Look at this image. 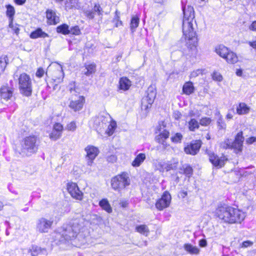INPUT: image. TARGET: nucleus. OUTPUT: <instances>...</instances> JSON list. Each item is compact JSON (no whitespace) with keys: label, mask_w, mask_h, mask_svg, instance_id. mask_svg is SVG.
<instances>
[{"label":"nucleus","mask_w":256,"mask_h":256,"mask_svg":"<svg viewBox=\"0 0 256 256\" xmlns=\"http://www.w3.org/2000/svg\"><path fill=\"white\" fill-rule=\"evenodd\" d=\"M40 144L38 136L30 135L24 138L14 147L15 154L18 156H30L37 152Z\"/></svg>","instance_id":"nucleus-4"},{"label":"nucleus","mask_w":256,"mask_h":256,"mask_svg":"<svg viewBox=\"0 0 256 256\" xmlns=\"http://www.w3.org/2000/svg\"><path fill=\"white\" fill-rule=\"evenodd\" d=\"M69 31L70 34H71L73 35L78 36L81 34L80 28L78 26H72L70 28H69Z\"/></svg>","instance_id":"nucleus-45"},{"label":"nucleus","mask_w":256,"mask_h":256,"mask_svg":"<svg viewBox=\"0 0 256 256\" xmlns=\"http://www.w3.org/2000/svg\"><path fill=\"white\" fill-rule=\"evenodd\" d=\"M103 10L98 3L94 4L92 10H84V16L89 20H93L96 14L100 16L102 18L103 16Z\"/></svg>","instance_id":"nucleus-12"},{"label":"nucleus","mask_w":256,"mask_h":256,"mask_svg":"<svg viewBox=\"0 0 256 256\" xmlns=\"http://www.w3.org/2000/svg\"><path fill=\"white\" fill-rule=\"evenodd\" d=\"M67 190L70 196L74 199L81 200L83 198V193L80 190L77 184L70 182L67 184Z\"/></svg>","instance_id":"nucleus-11"},{"label":"nucleus","mask_w":256,"mask_h":256,"mask_svg":"<svg viewBox=\"0 0 256 256\" xmlns=\"http://www.w3.org/2000/svg\"><path fill=\"white\" fill-rule=\"evenodd\" d=\"M205 70V69H197L196 70H194L190 74V78H196V76H198L200 74H202L203 72Z\"/></svg>","instance_id":"nucleus-48"},{"label":"nucleus","mask_w":256,"mask_h":256,"mask_svg":"<svg viewBox=\"0 0 256 256\" xmlns=\"http://www.w3.org/2000/svg\"><path fill=\"white\" fill-rule=\"evenodd\" d=\"M188 128L190 131L194 132L200 126V123L194 118H192L188 122Z\"/></svg>","instance_id":"nucleus-39"},{"label":"nucleus","mask_w":256,"mask_h":256,"mask_svg":"<svg viewBox=\"0 0 256 256\" xmlns=\"http://www.w3.org/2000/svg\"><path fill=\"white\" fill-rule=\"evenodd\" d=\"M49 35L42 31L40 28H37L36 30L31 32L30 37L32 39H36L38 38H45L48 37Z\"/></svg>","instance_id":"nucleus-24"},{"label":"nucleus","mask_w":256,"mask_h":256,"mask_svg":"<svg viewBox=\"0 0 256 256\" xmlns=\"http://www.w3.org/2000/svg\"><path fill=\"white\" fill-rule=\"evenodd\" d=\"M165 128L164 125L160 126L158 128V134L155 137V140L162 145L164 150H166L169 146L166 140L170 136V132Z\"/></svg>","instance_id":"nucleus-9"},{"label":"nucleus","mask_w":256,"mask_h":256,"mask_svg":"<svg viewBox=\"0 0 256 256\" xmlns=\"http://www.w3.org/2000/svg\"><path fill=\"white\" fill-rule=\"evenodd\" d=\"M120 20V12L118 10H116L115 12V15L113 18V22L118 21Z\"/></svg>","instance_id":"nucleus-60"},{"label":"nucleus","mask_w":256,"mask_h":256,"mask_svg":"<svg viewBox=\"0 0 256 256\" xmlns=\"http://www.w3.org/2000/svg\"><path fill=\"white\" fill-rule=\"evenodd\" d=\"M178 161L176 158L161 162L159 164L160 171L164 172V171L169 172L171 170H176L178 168Z\"/></svg>","instance_id":"nucleus-16"},{"label":"nucleus","mask_w":256,"mask_h":256,"mask_svg":"<svg viewBox=\"0 0 256 256\" xmlns=\"http://www.w3.org/2000/svg\"><path fill=\"white\" fill-rule=\"evenodd\" d=\"M172 180L175 182L176 184H177L180 182V178L178 176L177 173H176L175 174H173L172 176Z\"/></svg>","instance_id":"nucleus-61"},{"label":"nucleus","mask_w":256,"mask_h":256,"mask_svg":"<svg viewBox=\"0 0 256 256\" xmlns=\"http://www.w3.org/2000/svg\"><path fill=\"white\" fill-rule=\"evenodd\" d=\"M171 200V196L168 192H164L162 196L156 203V207L160 210H162L164 208L168 207Z\"/></svg>","instance_id":"nucleus-13"},{"label":"nucleus","mask_w":256,"mask_h":256,"mask_svg":"<svg viewBox=\"0 0 256 256\" xmlns=\"http://www.w3.org/2000/svg\"><path fill=\"white\" fill-rule=\"evenodd\" d=\"M214 216L228 224H240L246 217L245 213L242 210L226 204L218 205Z\"/></svg>","instance_id":"nucleus-3"},{"label":"nucleus","mask_w":256,"mask_h":256,"mask_svg":"<svg viewBox=\"0 0 256 256\" xmlns=\"http://www.w3.org/2000/svg\"><path fill=\"white\" fill-rule=\"evenodd\" d=\"M76 128V122L72 121L66 126V128L68 130L74 131Z\"/></svg>","instance_id":"nucleus-54"},{"label":"nucleus","mask_w":256,"mask_h":256,"mask_svg":"<svg viewBox=\"0 0 256 256\" xmlns=\"http://www.w3.org/2000/svg\"><path fill=\"white\" fill-rule=\"evenodd\" d=\"M45 74V71L42 68H38L36 73V76L38 78H42V76H44V74ZM46 74L47 76V72H46Z\"/></svg>","instance_id":"nucleus-53"},{"label":"nucleus","mask_w":256,"mask_h":256,"mask_svg":"<svg viewBox=\"0 0 256 256\" xmlns=\"http://www.w3.org/2000/svg\"><path fill=\"white\" fill-rule=\"evenodd\" d=\"M68 88L69 89V90L70 91V92L71 94H74V92L78 93V88L76 87V82H75L72 81L71 82L68 86Z\"/></svg>","instance_id":"nucleus-46"},{"label":"nucleus","mask_w":256,"mask_h":256,"mask_svg":"<svg viewBox=\"0 0 256 256\" xmlns=\"http://www.w3.org/2000/svg\"><path fill=\"white\" fill-rule=\"evenodd\" d=\"M86 152L87 164L91 166L94 162V160L99 153L98 149L92 146H88L85 148Z\"/></svg>","instance_id":"nucleus-15"},{"label":"nucleus","mask_w":256,"mask_h":256,"mask_svg":"<svg viewBox=\"0 0 256 256\" xmlns=\"http://www.w3.org/2000/svg\"><path fill=\"white\" fill-rule=\"evenodd\" d=\"M179 173L184 174L186 177L190 178L193 174V168L190 165L184 164L180 168Z\"/></svg>","instance_id":"nucleus-26"},{"label":"nucleus","mask_w":256,"mask_h":256,"mask_svg":"<svg viewBox=\"0 0 256 256\" xmlns=\"http://www.w3.org/2000/svg\"><path fill=\"white\" fill-rule=\"evenodd\" d=\"M86 222H88L82 217L72 220L68 224L63 226L60 242L62 243L71 242L72 245L77 247L84 244L88 234Z\"/></svg>","instance_id":"nucleus-2"},{"label":"nucleus","mask_w":256,"mask_h":256,"mask_svg":"<svg viewBox=\"0 0 256 256\" xmlns=\"http://www.w3.org/2000/svg\"><path fill=\"white\" fill-rule=\"evenodd\" d=\"M93 127L100 133L104 129L111 120L110 116L108 113H101L93 118Z\"/></svg>","instance_id":"nucleus-7"},{"label":"nucleus","mask_w":256,"mask_h":256,"mask_svg":"<svg viewBox=\"0 0 256 256\" xmlns=\"http://www.w3.org/2000/svg\"><path fill=\"white\" fill-rule=\"evenodd\" d=\"M208 154L209 157L210 162L216 167L222 168L224 164V158H219L213 152H208Z\"/></svg>","instance_id":"nucleus-19"},{"label":"nucleus","mask_w":256,"mask_h":256,"mask_svg":"<svg viewBox=\"0 0 256 256\" xmlns=\"http://www.w3.org/2000/svg\"><path fill=\"white\" fill-rule=\"evenodd\" d=\"M99 206L102 210H104L108 213H111L112 212V208L106 198H103L100 200L99 202Z\"/></svg>","instance_id":"nucleus-32"},{"label":"nucleus","mask_w":256,"mask_h":256,"mask_svg":"<svg viewBox=\"0 0 256 256\" xmlns=\"http://www.w3.org/2000/svg\"><path fill=\"white\" fill-rule=\"evenodd\" d=\"M135 230L136 232L145 236H148L150 232L149 228L146 224H141L136 226Z\"/></svg>","instance_id":"nucleus-34"},{"label":"nucleus","mask_w":256,"mask_h":256,"mask_svg":"<svg viewBox=\"0 0 256 256\" xmlns=\"http://www.w3.org/2000/svg\"><path fill=\"white\" fill-rule=\"evenodd\" d=\"M58 73H60V76L53 80H54V82H55L60 83V82H62V81L63 78H64V72L62 68H60V70H58Z\"/></svg>","instance_id":"nucleus-50"},{"label":"nucleus","mask_w":256,"mask_h":256,"mask_svg":"<svg viewBox=\"0 0 256 256\" xmlns=\"http://www.w3.org/2000/svg\"><path fill=\"white\" fill-rule=\"evenodd\" d=\"M182 114L178 110H176L174 112L173 116L174 118L176 120H179L182 118Z\"/></svg>","instance_id":"nucleus-57"},{"label":"nucleus","mask_w":256,"mask_h":256,"mask_svg":"<svg viewBox=\"0 0 256 256\" xmlns=\"http://www.w3.org/2000/svg\"><path fill=\"white\" fill-rule=\"evenodd\" d=\"M186 0H182V8L184 14L182 20V32L186 40L187 49L184 53L190 57H195L197 54L196 46L198 38L196 31L193 27L194 22L196 23L194 12L192 6H186Z\"/></svg>","instance_id":"nucleus-1"},{"label":"nucleus","mask_w":256,"mask_h":256,"mask_svg":"<svg viewBox=\"0 0 256 256\" xmlns=\"http://www.w3.org/2000/svg\"><path fill=\"white\" fill-rule=\"evenodd\" d=\"M78 0H66L65 2L66 9H72L76 6L77 4Z\"/></svg>","instance_id":"nucleus-42"},{"label":"nucleus","mask_w":256,"mask_h":256,"mask_svg":"<svg viewBox=\"0 0 256 256\" xmlns=\"http://www.w3.org/2000/svg\"><path fill=\"white\" fill-rule=\"evenodd\" d=\"M62 136V134L52 128V132L50 134V138L53 140H56Z\"/></svg>","instance_id":"nucleus-43"},{"label":"nucleus","mask_w":256,"mask_h":256,"mask_svg":"<svg viewBox=\"0 0 256 256\" xmlns=\"http://www.w3.org/2000/svg\"><path fill=\"white\" fill-rule=\"evenodd\" d=\"M217 126L219 130L225 129L226 124L222 116H220L217 121Z\"/></svg>","instance_id":"nucleus-47"},{"label":"nucleus","mask_w":256,"mask_h":256,"mask_svg":"<svg viewBox=\"0 0 256 256\" xmlns=\"http://www.w3.org/2000/svg\"><path fill=\"white\" fill-rule=\"evenodd\" d=\"M56 32L64 35L70 34L69 26L66 24H62L57 26Z\"/></svg>","instance_id":"nucleus-35"},{"label":"nucleus","mask_w":256,"mask_h":256,"mask_svg":"<svg viewBox=\"0 0 256 256\" xmlns=\"http://www.w3.org/2000/svg\"><path fill=\"white\" fill-rule=\"evenodd\" d=\"M224 59L226 60L228 63L230 64H234L238 61V58L236 54L230 50Z\"/></svg>","instance_id":"nucleus-31"},{"label":"nucleus","mask_w":256,"mask_h":256,"mask_svg":"<svg viewBox=\"0 0 256 256\" xmlns=\"http://www.w3.org/2000/svg\"><path fill=\"white\" fill-rule=\"evenodd\" d=\"M28 253L31 256H37L38 254L47 255V250L45 248H42L36 245H32L28 250Z\"/></svg>","instance_id":"nucleus-21"},{"label":"nucleus","mask_w":256,"mask_h":256,"mask_svg":"<svg viewBox=\"0 0 256 256\" xmlns=\"http://www.w3.org/2000/svg\"><path fill=\"white\" fill-rule=\"evenodd\" d=\"M194 89L193 83L192 82L189 81L188 82H186L184 84L182 87V92L186 95H190L194 92Z\"/></svg>","instance_id":"nucleus-29"},{"label":"nucleus","mask_w":256,"mask_h":256,"mask_svg":"<svg viewBox=\"0 0 256 256\" xmlns=\"http://www.w3.org/2000/svg\"><path fill=\"white\" fill-rule=\"evenodd\" d=\"M183 136L181 133L177 132L171 137V140L174 143L180 142Z\"/></svg>","instance_id":"nucleus-44"},{"label":"nucleus","mask_w":256,"mask_h":256,"mask_svg":"<svg viewBox=\"0 0 256 256\" xmlns=\"http://www.w3.org/2000/svg\"><path fill=\"white\" fill-rule=\"evenodd\" d=\"M8 59L6 56L0 57V74L4 72L8 64Z\"/></svg>","instance_id":"nucleus-38"},{"label":"nucleus","mask_w":256,"mask_h":256,"mask_svg":"<svg viewBox=\"0 0 256 256\" xmlns=\"http://www.w3.org/2000/svg\"><path fill=\"white\" fill-rule=\"evenodd\" d=\"M202 146V142L200 140H192L190 144L184 148V152L186 154L192 156L198 153Z\"/></svg>","instance_id":"nucleus-14"},{"label":"nucleus","mask_w":256,"mask_h":256,"mask_svg":"<svg viewBox=\"0 0 256 256\" xmlns=\"http://www.w3.org/2000/svg\"><path fill=\"white\" fill-rule=\"evenodd\" d=\"M244 137L242 131L238 132L235 136L234 142H232V149L242 152V150Z\"/></svg>","instance_id":"nucleus-17"},{"label":"nucleus","mask_w":256,"mask_h":256,"mask_svg":"<svg viewBox=\"0 0 256 256\" xmlns=\"http://www.w3.org/2000/svg\"><path fill=\"white\" fill-rule=\"evenodd\" d=\"M6 16L8 18V20H14V16L16 13L14 8L10 4H6Z\"/></svg>","instance_id":"nucleus-33"},{"label":"nucleus","mask_w":256,"mask_h":256,"mask_svg":"<svg viewBox=\"0 0 256 256\" xmlns=\"http://www.w3.org/2000/svg\"><path fill=\"white\" fill-rule=\"evenodd\" d=\"M110 122V124L108 126V132H106L109 136H110L114 134L116 128V123L115 121L112 120V119Z\"/></svg>","instance_id":"nucleus-40"},{"label":"nucleus","mask_w":256,"mask_h":256,"mask_svg":"<svg viewBox=\"0 0 256 256\" xmlns=\"http://www.w3.org/2000/svg\"><path fill=\"white\" fill-rule=\"evenodd\" d=\"M184 250L190 254L198 255L200 254V250L196 246H194L191 244L186 243L184 245Z\"/></svg>","instance_id":"nucleus-25"},{"label":"nucleus","mask_w":256,"mask_h":256,"mask_svg":"<svg viewBox=\"0 0 256 256\" xmlns=\"http://www.w3.org/2000/svg\"><path fill=\"white\" fill-rule=\"evenodd\" d=\"M84 101V97L80 96L78 100H72L70 102L69 106L74 112L79 111L82 108Z\"/></svg>","instance_id":"nucleus-20"},{"label":"nucleus","mask_w":256,"mask_h":256,"mask_svg":"<svg viewBox=\"0 0 256 256\" xmlns=\"http://www.w3.org/2000/svg\"><path fill=\"white\" fill-rule=\"evenodd\" d=\"M254 242L250 240H246L240 244L241 248H247L252 246Z\"/></svg>","instance_id":"nucleus-55"},{"label":"nucleus","mask_w":256,"mask_h":256,"mask_svg":"<svg viewBox=\"0 0 256 256\" xmlns=\"http://www.w3.org/2000/svg\"><path fill=\"white\" fill-rule=\"evenodd\" d=\"M140 23V18L138 16H134L132 18L130 28L132 32H134L136 31V28L138 27Z\"/></svg>","instance_id":"nucleus-36"},{"label":"nucleus","mask_w":256,"mask_h":256,"mask_svg":"<svg viewBox=\"0 0 256 256\" xmlns=\"http://www.w3.org/2000/svg\"><path fill=\"white\" fill-rule=\"evenodd\" d=\"M85 68L86 70L84 72V74L86 76H90L96 72V65L94 63L85 64Z\"/></svg>","instance_id":"nucleus-37"},{"label":"nucleus","mask_w":256,"mask_h":256,"mask_svg":"<svg viewBox=\"0 0 256 256\" xmlns=\"http://www.w3.org/2000/svg\"><path fill=\"white\" fill-rule=\"evenodd\" d=\"M200 116V114L198 110H190L188 112V116L190 117L198 118Z\"/></svg>","instance_id":"nucleus-56"},{"label":"nucleus","mask_w":256,"mask_h":256,"mask_svg":"<svg viewBox=\"0 0 256 256\" xmlns=\"http://www.w3.org/2000/svg\"><path fill=\"white\" fill-rule=\"evenodd\" d=\"M119 89L124 91L128 90L132 86V82L126 77H122L119 80Z\"/></svg>","instance_id":"nucleus-23"},{"label":"nucleus","mask_w":256,"mask_h":256,"mask_svg":"<svg viewBox=\"0 0 256 256\" xmlns=\"http://www.w3.org/2000/svg\"><path fill=\"white\" fill-rule=\"evenodd\" d=\"M46 17L48 23L50 24H56L59 22V17L56 16L55 10L48 9L46 11Z\"/></svg>","instance_id":"nucleus-22"},{"label":"nucleus","mask_w":256,"mask_h":256,"mask_svg":"<svg viewBox=\"0 0 256 256\" xmlns=\"http://www.w3.org/2000/svg\"><path fill=\"white\" fill-rule=\"evenodd\" d=\"M220 146L223 149H232V140L228 138H226L224 142L220 144Z\"/></svg>","instance_id":"nucleus-41"},{"label":"nucleus","mask_w":256,"mask_h":256,"mask_svg":"<svg viewBox=\"0 0 256 256\" xmlns=\"http://www.w3.org/2000/svg\"><path fill=\"white\" fill-rule=\"evenodd\" d=\"M198 244L200 247H206L208 244L207 241L204 238L201 239L199 240Z\"/></svg>","instance_id":"nucleus-59"},{"label":"nucleus","mask_w":256,"mask_h":256,"mask_svg":"<svg viewBox=\"0 0 256 256\" xmlns=\"http://www.w3.org/2000/svg\"><path fill=\"white\" fill-rule=\"evenodd\" d=\"M211 122V119L209 118L204 117L200 119V124L202 126H207Z\"/></svg>","instance_id":"nucleus-49"},{"label":"nucleus","mask_w":256,"mask_h":256,"mask_svg":"<svg viewBox=\"0 0 256 256\" xmlns=\"http://www.w3.org/2000/svg\"><path fill=\"white\" fill-rule=\"evenodd\" d=\"M14 90L10 88L8 84L2 85L0 88V97L6 101L10 100L14 96Z\"/></svg>","instance_id":"nucleus-18"},{"label":"nucleus","mask_w":256,"mask_h":256,"mask_svg":"<svg viewBox=\"0 0 256 256\" xmlns=\"http://www.w3.org/2000/svg\"><path fill=\"white\" fill-rule=\"evenodd\" d=\"M20 93L24 96H30L32 94V82L29 75L22 73L18 78Z\"/></svg>","instance_id":"nucleus-6"},{"label":"nucleus","mask_w":256,"mask_h":256,"mask_svg":"<svg viewBox=\"0 0 256 256\" xmlns=\"http://www.w3.org/2000/svg\"><path fill=\"white\" fill-rule=\"evenodd\" d=\"M212 79L214 80L221 82L222 80V76L218 72H214L212 74Z\"/></svg>","instance_id":"nucleus-51"},{"label":"nucleus","mask_w":256,"mask_h":256,"mask_svg":"<svg viewBox=\"0 0 256 256\" xmlns=\"http://www.w3.org/2000/svg\"><path fill=\"white\" fill-rule=\"evenodd\" d=\"M230 50L223 44H220L215 48L214 52L220 57L224 58Z\"/></svg>","instance_id":"nucleus-28"},{"label":"nucleus","mask_w":256,"mask_h":256,"mask_svg":"<svg viewBox=\"0 0 256 256\" xmlns=\"http://www.w3.org/2000/svg\"><path fill=\"white\" fill-rule=\"evenodd\" d=\"M146 96L142 100V106L146 110L151 106L156 98V92L154 85H150L148 88Z\"/></svg>","instance_id":"nucleus-8"},{"label":"nucleus","mask_w":256,"mask_h":256,"mask_svg":"<svg viewBox=\"0 0 256 256\" xmlns=\"http://www.w3.org/2000/svg\"><path fill=\"white\" fill-rule=\"evenodd\" d=\"M14 2L18 5H23L26 2V0H14Z\"/></svg>","instance_id":"nucleus-63"},{"label":"nucleus","mask_w":256,"mask_h":256,"mask_svg":"<svg viewBox=\"0 0 256 256\" xmlns=\"http://www.w3.org/2000/svg\"><path fill=\"white\" fill-rule=\"evenodd\" d=\"M250 108L244 102H240L236 108V112L240 115L247 114L249 112Z\"/></svg>","instance_id":"nucleus-30"},{"label":"nucleus","mask_w":256,"mask_h":256,"mask_svg":"<svg viewBox=\"0 0 256 256\" xmlns=\"http://www.w3.org/2000/svg\"><path fill=\"white\" fill-rule=\"evenodd\" d=\"M54 223L52 218L49 220L45 218H40L36 220V230L40 233H47L52 228Z\"/></svg>","instance_id":"nucleus-10"},{"label":"nucleus","mask_w":256,"mask_h":256,"mask_svg":"<svg viewBox=\"0 0 256 256\" xmlns=\"http://www.w3.org/2000/svg\"><path fill=\"white\" fill-rule=\"evenodd\" d=\"M130 184V180L129 174L126 172L112 177L110 181L112 188L118 192L129 186Z\"/></svg>","instance_id":"nucleus-5"},{"label":"nucleus","mask_w":256,"mask_h":256,"mask_svg":"<svg viewBox=\"0 0 256 256\" xmlns=\"http://www.w3.org/2000/svg\"><path fill=\"white\" fill-rule=\"evenodd\" d=\"M8 84L10 88L14 90V83L12 80H10L9 82V84Z\"/></svg>","instance_id":"nucleus-64"},{"label":"nucleus","mask_w":256,"mask_h":256,"mask_svg":"<svg viewBox=\"0 0 256 256\" xmlns=\"http://www.w3.org/2000/svg\"><path fill=\"white\" fill-rule=\"evenodd\" d=\"M53 129L58 132H60V134H62V132L63 130V126L60 123L56 122L54 125Z\"/></svg>","instance_id":"nucleus-52"},{"label":"nucleus","mask_w":256,"mask_h":256,"mask_svg":"<svg viewBox=\"0 0 256 256\" xmlns=\"http://www.w3.org/2000/svg\"><path fill=\"white\" fill-rule=\"evenodd\" d=\"M256 142V137L251 136L246 140V143L248 144H251Z\"/></svg>","instance_id":"nucleus-58"},{"label":"nucleus","mask_w":256,"mask_h":256,"mask_svg":"<svg viewBox=\"0 0 256 256\" xmlns=\"http://www.w3.org/2000/svg\"><path fill=\"white\" fill-rule=\"evenodd\" d=\"M146 158V154L144 153L138 154L132 162V166L134 168L140 166Z\"/></svg>","instance_id":"nucleus-27"},{"label":"nucleus","mask_w":256,"mask_h":256,"mask_svg":"<svg viewBox=\"0 0 256 256\" xmlns=\"http://www.w3.org/2000/svg\"><path fill=\"white\" fill-rule=\"evenodd\" d=\"M249 29L252 31H256V20L254 21L249 26Z\"/></svg>","instance_id":"nucleus-62"}]
</instances>
